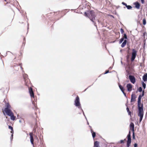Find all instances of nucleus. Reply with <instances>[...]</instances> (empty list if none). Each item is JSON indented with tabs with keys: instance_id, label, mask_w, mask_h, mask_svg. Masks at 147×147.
I'll use <instances>...</instances> for the list:
<instances>
[{
	"instance_id": "f257e3e1",
	"label": "nucleus",
	"mask_w": 147,
	"mask_h": 147,
	"mask_svg": "<svg viewBox=\"0 0 147 147\" xmlns=\"http://www.w3.org/2000/svg\"><path fill=\"white\" fill-rule=\"evenodd\" d=\"M138 115L140 117V122H141L142 120L144 115L143 104L141 103V102L139 103L138 102Z\"/></svg>"
},
{
	"instance_id": "f03ea898",
	"label": "nucleus",
	"mask_w": 147,
	"mask_h": 147,
	"mask_svg": "<svg viewBox=\"0 0 147 147\" xmlns=\"http://www.w3.org/2000/svg\"><path fill=\"white\" fill-rule=\"evenodd\" d=\"M85 15L88 17L93 22L95 23L96 16L95 13L93 11H88L87 13L85 12Z\"/></svg>"
},
{
	"instance_id": "7ed1b4c3",
	"label": "nucleus",
	"mask_w": 147,
	"mask_h": 147,
	"mask_svg": "<svg viewBox=\"0 0 147 147\" xmlns=\"http://www.w3.org/2000/svg\"><path fill=\"white\" fill-rule=\"evenodd\" d=\"M74 105L77 107L78 108L81 109L83 113V114L84 116H85L84 115V112L83 111V110L82 109L81 104L80 102V99L79 97L77 96L76 98V99L75 101V104Z\"/></svg>"
},
{
	"instance_id": "20e7f679",
	"label": "nucleus",
	"mask_w": 147,
	"mask_h": 147,
	"mask_svg": "<svg viewBox=\"0 0 147 147\" xmlns=\"http://www.w3.org/2000/svg\"><path fill=\"white\" fill-rule=\"evenodd\" d=\"M3 112L5 115V114L4 112L8 116L10 115H11V114L13 113L10 109H7V108H5L4 110L3 111Z\"/></svg>"
},
{
	"instance_id": "39448f33",
	"label": "nucleus",
	"mask_w": 147,
	"mask_h": 147,
	"mask_svg": "<svg viewBox=\"0 0 147 147\" xmlns=\"http://www.w3.org/2000/svg\"><path fill=\"white\" fill-rule=\"evenodd\" d=\"M132 56L131 59V61H133L134 60L136 55V51L134 49L132 50Z\"/></svg>"
},
{
	"instance_id": "423d86ee",
	"label": "nucleus",
	"mask_w": 147,
	"mask_h": 147,
	"mask_svg": "<svg viewBox=\"0 0 147 147\" xmlns=\"http://www.w3.org/2000/svg\"><path fill=\"white\" fill-rule=\"evenodd\" d=\"M129 79L131 82L133 84L136 82V79L134 77L130 75L129 76Z\"/></svg>"
},
{
	"instance_id": "0eeeda50",
	"label": "nucleus",
	"mask_w": 147,
	"mask_h": 147,
	"mask_svg": "<svg viewBox=\"0 0 147 147\" xmlns=\"http://www.w3.org/2000/svg\"><path fill=\"white\" fill-rule=\"evenodd\" d=\"M126 87L127 88V91H128L130 92L131 91L132 86L131 84H127Z\"/></svg>"
},
{
	"instance_id": "6e6552de",
	"label": "nucleus",
	"mask_w": 147,
	"mask_h": 147,
	"mask_svg": "<svg viewBox=\"0 0 147 147\" xmlns=\"http://www.w3.org/2000/svg\"><path fill=\"white\" fill-rule=\"evenodd\" d=\"M30 137V141L31 143L33 145H34V139L33 138V134L32 133H30L29 134Z\"/></svg>"
},
{
	"instance_id": "1a4fd4ad",
	"label": "nucleus",
	"mask_w": 147,
	"mask_h": 147,
	"mask_svg": "<svg viewBox=\"0 0 147 147\" xmlns=\"http://www.w3.org/2000/svg\"><path fill=\"white\" fill-rule=\"evenodd\" d=\"M29 90L31 97V98L32 97L34 98V94L32 90V88H30L29 89Z\"/></svg>"
},
{
	"instance_id": "9d476101",
	"label": "nucleus",
	"mask_w": 147,
	"mask_h": 147,
	"mask_svg": "<svg viewBox=\"0 0 147 147\" xmlns=\"http://www.w3.org/2000/svg\"><path fill=\"white\" fill-rule=\"evenodd\" d=\"M122 3V4L125 5L128 9H131L132 7L131 6L127 5L126 3L124 2H123Z\"/></svg>"
},
{
	"instance_id": "9b49d317",
	"label": "nucleus",
	"mask_w": 147,
	"mask_h": 147,
	"mask_svg": "<svg viewBox=\"0 0 147 147\" xmlns=\"http://www.w3.org/2000/svg\"><path fill=\"white\" fill-rule=\"evenodd\" d=\"M130 129L133 132L134 131V125L133 123H131L130 125Z\"/></svg>"
},
{
	"instance_id": "f8f14e48",
	"label": "nucleus",
	"mask_w": 147,
	"mask_h": 147,
	"mask_svg": "<svg viewBox=\"0 0 147 147\" xmlns=\"http://www.w3.org/2000/svg\"><path fill=\"white\" fill-rule=\"evenodd\" d=\"M136 98V97L135 95V94H132L131 95V102H132L135 100Z\"/></svg>"
},
{
	"instance_id": "ddd939ff",
	"label": "nucleus",
	"mask_w": 147,
	"mask_h": 147,
	"mask_svg": "<svg viewBox=\"0 0 147 147\" xmlns=\"http://www.w3.org/2000/svg\"><path fill=\"white\" fill-rule=\"evenodd\" d=\"M11 115H9L11 119V120H14L16 119V117L14 116L13 113Z\"/></svg>"
},
{
	"instance_id": "4468645a",
	"label": "nucleus",
	"mask_w": 147,
	"mask_h": 147,
	"mask_svg": "<svg viewBox=\"0 0 147 147\" xmlns=\"http://www.w3.org/2000/svg\"><path fill=\"white\" fill-rule=\"evenodd\" d=\"M89 127H90V128H91V127L90 126H89ZM91 132L92 134V136L93 138H94L96 136V133L95 132H94L92 130V129H91Z\"/></svg>"
},
{
	"instance_id": "2eb2a0df",
	"label": "nucleus",
	"mask_w": 147,
	"mask_h": 147,
	"mask_svg": "<svg viewBox=\"0 0 147 147\" xmlns=\"http://www.w3.org/2000/svg\"><path fill=\"white\" fill-rule=\"evenodd\" d=\"M135 7L137 9H139L140 8V5L139 3L137 2H136L135 3Z\"/></svg>"
},
{
	"instance_id": "dca6fc26",
	"label": "nucleus",
	"mask_w": 147,
	"mask_h": 147,
	"mask_svg": "<svg viewBox=\"0 0 147 147\" xmlns=\"http://www.w3.org/2000/svg\"><path fill=\"white\" fill-rule=\"evenodd\" d=\"M142 78L144 81H146L147 80V75L146 74L144 75V76H143Z\"/></svg>"
},
{
	"instance_id": "f3484780",
	"label": "nucleus",
	"mask_w": 147,
	"mask_h": 147,
	"mask_svg": "<svg viewBox=\"0 0 147 147\" xmlns=\"http://www.w3.org/2000/svg\"><path fill=\"white\" fill-rule=\"evenodd\" d=\"M99 143L97 141H96L94 143V147H99Z\"/></svg>"
},
{
	"instance_id": "a211bd4d",
	"label": "nucleus",
	"mask_w": 147,
	"mask_h": 147,
	"mask_svg": "<svg viewBox=\"0 0 147 147\" xmlns=\"http://www.w3.org/2000/svg\"><path fill=\"white\" fill-rule=\"evenodd\" d=\"M131 140H127V147H129V146H130V144L131 143Z\"/></svg>"
},
{
	"instance_id": "6ab92c4d",
	"label": "nucleus",
	"mask_w": 147,
	"mask_h": 147,
	"mask_svg": "<svg viewBox=\"0 0 147 147\" xmlns=\"http://www.w3.org/2000/svg\"><path fill=\"white\" fill-rule=\"evenodd\" d=\"M127 40H124L122 44L121 45V47H123L126 44Z\"/></svg>"
},
{
	"instance_id": "aec40b11",
	"label": "nucleus",
	"mask_w": 147,
	"mask_h": 147,
	"mask_svg": "<svg viewBox=\"0 0 147 147\" xmlns=\"http://www.w3.org/2000/svg\"><path fill=\"white\" fill-rule=\"evenodd\" d=\"M127 139L128 140H131V135H130V131H129V134L127 135Z\"/></svg>"
},
{
	"instance_id": "412c9836",
	"label": "nucleus",
	"mask_w": 147,
	"mask_h": 147,
	"mask_svg": "<svg viewBox=\"0 0 147 147\" xmlns=\"http://www.w3.org/2000/svg\"><path fill=\"white\" fill-rule=\"evenodd\" d=\"M11 107V106L9 103H7L6 104V107L5 108H7V109H10Z\"/></svg>"
},
{
	"instance_id": "4be33fe9",
	"label": "nucleus",
	"mask_w": 147,
	"mask_h": 147,
	"mask_svg": "<svg viewBox=\"0 0 147 147\" xmlns=\"http://www.w3.org/2000/svg\"><path fill=\"white\" fill-rule=\"evenodd\" d=\"M119 88H120V90H121V91L122 92H124V89L123 88V87L119 85Z\"/></svg>"
},
{
	"instance_id": "5701e85b",
	"label": "nucleus",
	"mask_w": 147,
	"mask_h": 147,
	"mask_svg": "<svg viewBox=\"0 0 147 147\" xmlns=\"http://www.w3.org/2000/svg\"><path fill=\"white\" fill-rule=\"evenodd\" d=\"M142 97V96H141V95H139V96L138 98V102L139 103L140 102H141V100Z\"/></svg>"
},
{
	"instance_id": "b1692460",
	"label": "nucleus",
	"mask_w": 147,
	"mask_h": 147,
	"mask_svg": "<svg viewBox=\"0 0 147 147\" xmlns=\"http://www.w3.org/2000/svg\"><path fill=\"white\" fill-rule=\"evenodd\" d=\"M9 128L11 129V133H13V128L11 126H9Z\"/></svg>"
},
{
	"instance_id": "393cba45",
	"label": "nucleus",
	"mask_w": 147,
	"mask_h": 147,
	"mask_svg": "<svg viewBox=\"0 0 147 147\" xmlns=\"http://www.w3.org/2000/svg\"><path fill=\"white\" fill-rule=\"evenodd\" d=\"M143 23L144 25H145L146 24V21L145 19H144L143 20Z\"/></svg>"
},
{
	"instance_id": "a878e982",
	"label": "nucleus",
	"mask_w": 147,
	"mask_h": 147,
	"mask_svg": "<svg viewBox=\"0 0 147 147\" xmlns=\"http://www.w3.org/2000/svg\"><path fill=\"white\" fill-rule=\"evenodd\" d=\"M124 40L123 38H121L119 41L120 43H121Z\"/></svg>"
},
{
	"instance_id": "bb28decb",
	"label": "nucleus",
	"mask_w": 147,
	"mask_h": 147,
	"mask_svg": "<svg viewBox=\"0 0 147 147\" xmlns=\"http://www.w3.org/2000/svg\"><path fill=\"white\" fill-rule=\"evenodd\" d=\"M142 86L145 89L146 88V84L144 82L142 83Z\"/></svg>"
},
{
	"instance_id": "cd10ccee",
	"label": "nucleus",
	"mask_w": 147,
	"mask_h": 147,
	"mask_svg": "<svg viewBox=\"0 0 147 147\" xmlns=\"http://www.w3.org/2000/svg\"><path fill=\"white\" fill-rule=\"evenodd\" d=\"M138 91L140 92H142V87H140L138 89Z\"/></svg>"
},
{
	"instance_id": "c85d7f7f",
	"label": "nucleus",
	"mask_w": 147,
	"mask_h": 147,
	"mask_svg": "<svg viewBox=\"0 0 147 147\" xmlns=\"http://www.w3.org/2000/svg\"><path fill=\"white\" fill-rule=\"evenodd\" d=\"M23 77L24 78H27V75L26 74H24L23 75Z\"/></svg>"
},
{
	"instance_id": "c756f323",
	"label": "nucleus",
	"mask_w": 147,
	"mask_h": 147,
	"mask_svg": "<svg viewBox=\"0 0 147 147\" xmlns=\"http://www.w3.org/2000/svg\"><path fill=\"white\" fill-rule=\"evenodd\" d=\"M12 133V134L11 135V140H12L13 139V133Z\"/></svg>"
},
{
	"instance_id": "7c9ffc66",
	"label": "nucleus",
	"mask_w": 147,
	"mask_h": 147,
	"mask_svg": "<svg viewBox=\"0 0 147 147\" xmlns=\"http://www.w3.org/2000/svg\"><path fill=\"white\" fill-rule=\"evenodd\" d=\"M125 38V39H127V35L125 34L124 35V38Z\"/></svg>"
},
{
	"instance_id": "2f4dec72",
	"label": "nucleus",
	"mask_w": 147,
	"mask_h": 147,
	"mask_svg": "<svg viewBox=\"0 0 147 147\" xmlns=\"http://www.w3.org/2000/svg\"><path fill=\"white\" fill-rule=\"evenodd\" d=\"M120 32L121 33H123V29L121 28L120 30Z\"/></svg>"
},
{
	"instance_id": "473e14b6",
	"label": "nucleus",
	"mask_w": 147,
	"mask_h": 147,
	"mask_svg": "<svg viewBox=\"0 0 147 147\" xmlns=\"http://www.w3.org/2000/svg\"><path fill=\"white\" fill-rule=\"evenodd\" d=\"M137 144L136 143H135L134 144V147H137Z\"/></svg>"
},
{
	"instance_id": "72a5a7b5",
	"label": "nucleus",
	"mask_w": 147,
	"mask_h": 147,
	"mask_svg": "<svg viewBox=\"0 0 147 147\" xmlns=\"http://www.w3.org/2000/svg\"><path fill=\"white\" fill-rule=\"evenodd\" d=\"M144 91H143V92H142V95H141V96H142V97L143 96H144Z\"/></svg>"
},
{
	"instance_id": "f704fd0d",
	"label": "nucleus",
	"mask_w": 147,
	"mask_h": 147,
	"mask_svg": "<svg viewBox=\"0 0 147 147\" xmlns=\"http://www.w3.org/2000/svg\"><path fill=\"white\" fill-rule=\"evenodd\" d=\"M133 138L134 139L135 138V136H134V132H133Z\"/></svg>"
},
{
	"instance_id": "c9c22d12",
	"label": "nucleus",
	"mask_w": 147,
	"mask_h": 147,
	"mask_svg": "<svg viewBox=\"0 0 147 147\" xmlns=\"http://www.w3.org/2000/svg\"><path fill=\"white\" fill-rule=\"evenodd\" d=\"M109 72V71L107 70L104 73L105 74H107Z\"/></svg>"
},
{
	"instance_id": "e433bc0d",
	"label": "nucleus",
	"mask_w": 147,
	"mask_h": 147,
	"mask_svg": "<svg viewBox=\"0 0 147 147\" xmlns=\"http://www.w3.org/2000/svg\"><path fill=\"white\" fill-rule=\"evenodd\" d=\"M126 110H127V112H128V111H129V109L128 107H127L126 109Z\"/></svg>"
},
{
	"instance_id": "4c0bfd02",
	"label": "nucleus",
	"mask_w": 147,
	"mask_h": 147,
	"mask_svg": "<svg viewBox=\"0 0 147 147\" xmlns=\"http://www.w3.org/2000/svg\"><path fill=\"white\" fill-rule=\"evenodd\" d=\"M123 143V140H121L120 141V143Z\"/></svg>"
},
{
	"instance_id": "58836bf2",
	"label": "nucleus",
	"mask_w": 147,
	"mask_h": 147,
	"mask_svg": "<svg viewBox=\"0 0 147 147\" xmlns=\"http://www.w3.org/2000/svg\"><path fill=\"white\" fill-rule=\"evenodd\" d=\"M123 93V94H124V96H125V97H126V94L124 92H122Z\"/></svg>"
},
{
	"instance_id": "ea45409f",
	"label": "nucleus",
	"mask_w": 147,
	"mask_h": 147,
	"mask_svg": "<svg viewBox=\"0 0 147 147\" xmlns=\"http://www.w3.org/2000/svg\"><path fill=\"white\" fill-rule=\"evenodd\" d=\"M128 114L129 115H130V114H131V112L130 111H128Z\"/></svg>"
},
{
	"instance_id": "a19ab883",
	"label": "nucleus",
	"mask_w": 147,
	"mask_h": 147,
	"mask_svg": "<svg viewBox=\"0 0 147 147\" xmlns=\"http://www.w3.org/2000/svg\"><path fill=\"white\" fill-rule=\"evenodd\" d=\"M141 1H142V3H144V0H141Z\"/></svg>"
},
{
	"instance_id": "79ce46f5",
	"label": "nucleus",
	"mask_w": 147,
	"mask_h": 147,
	"mask_svg": "<svg viewBox=\"0 0 147 147\" xmlns=\"http://www.w3.org/2000/svg\"><path fill=\"white\" fill-rule=\"evenodd\" d=\"M112 67H110L109 68V70H111V69H112Z\"/></svg>"
},
{
	"instance_id": "37998d69",
	"label": "nucleus",
	"mask_w": 147,
	"mask_h": 147,
	"mask_svg": "<svg viewBox=\"0 0 147 147\" xmlns=\"http://www.w3.org/2000/svg\"><path fill=\"white\" fill-rule=\"evenodd\" d=\"M19 122H20V123H21V120H20V121H19Z\"/></svg>"
},
{
	"instance_id": "c03bdc74",
	"label": "nucleus",
	"mask_w": 147,
	"mask_h": 147,
	"mask_svg": "<svg viewBox=\"0 0 147 147\" xmlns=\"http://www.w3.org/2000/svg\"><path fill=\"white\" fill-rule=\"evenodd\" d=\"M21 69H23V68H22V67H21Z\"/></svg>"
},
{
	"instance_id": "a18cd8bd",
	"label": "nucleus",
	"mask_w": 147,
	"mask_h": 147,
	"mask_svg": "<svg viewBox=\"0 0 147 147\" xmlns=\"http://www.w3.org/2000/svg\"><path fill=\"white\" fill-rule=\"evenodd\" d=\"M87 123H88V125L89 124V123L88 122H87Z\"/></svg>"
},
{
	"instance_id": "49530a36",
	"label": "nucleus",
	"mask_w": 147,
	"mask_h": 147,
	"mask_svg": "<svg viewBox=\"0 0 147 147\" xmlns=\"http://www.w3.org/2000/svg\"><path fill=\"white\" fill-rule=\"evenodd\" d=\"M94 24L95 26H96V25H95V23H94Z\"/></svg>"
},
{
	"instance_id": "de8ad7c7",
	"label": "nucleus",
	"mask_w": 147,
	"mask_h": 147,
	"mask_svg": "<svg viewBox=\"0 0 147 147\" xmlns=\"http://www.w3.org/2000/svg\"><path fill=\"white\" fill-rule=\"evenodd\" d=\"M125 8V7H124V8Z\"/></svg>"
},
{
	"instance_id": "09e8293b",
	"label": "nucleus",
	"mask_w": 147,
	"mask_h": 147,
	"mask_svg": "<svg viewBox=\"0 0 147 147\" xmlns=\"http://www.w3.org/2000/svg\"><path fill=\"white\" fill-rule=\"evenodd\" d=\"M6 118L7 119V117H6Z\"/></svg>"
}]
</instances>
